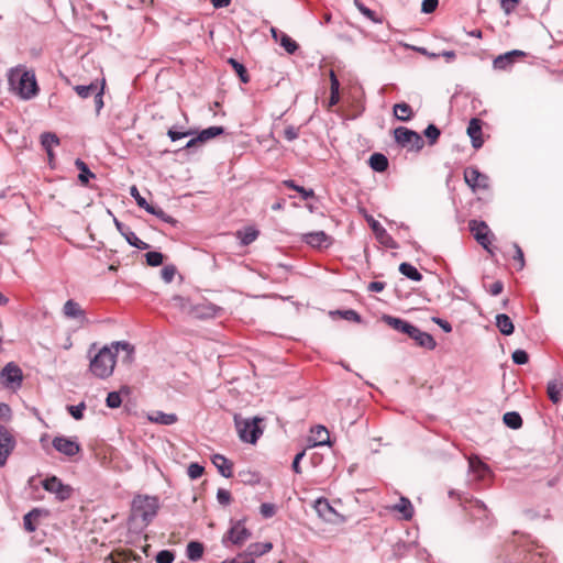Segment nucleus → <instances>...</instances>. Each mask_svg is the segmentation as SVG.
<instances>
[{
    "mask_svg": "<svg viewBox=\"0 0 563 563\" xmlns=\"http://www.w3.org/2000/svg\"><path fill=\"white\" fill-rule=\"evenodd\" d=\"M493 563H548V554L530 536L521 534L496 549Z\"/></svg>",
    "mask_w": 563,
    "mask_h": 563,
    "instance_id": "f257e3e1",
    "label": "nucleus"
},
{
    "mask_svg": "<svg viewBox=\"0 0 563 563\" xmlns=\"http://www.w3.org/2000/svg\"><path fill=\"white\" fill-rule=\"evenodd\" d=\"M8 82L21 99L31 100L38 95L40 88L32 70L20 67L11 68L8 74Z\"/></svg>",
    "mask_w": 563,
    "mask_h": 563,
    "instance_id": "f03ea898",
    "label": "nucleus"
},
{
    "mask_svg": "<svg viewBox=\"0 0 563 563\" xmlns=\"http://www.w3.org/2000/svg\"><path fill=\"white\" fill-rule=\"evenodd\" d=\"M263 418L252 417L243 419L239 415L234 416V426L238 431L239 438L244 443L255 444L264 432L262 426Z\"/></svg>",
    "mask_w": 563,
    "mask_h": 563,
    "instance_id": "7ed1b4c3",
    "label": "nucleus"
},
{
    "mask_svg": "<svg viewBox=\"0 0 563 563\" xmlns=\"http://www.w3.org/2000/svg\"><path fill=\"white\" fill-rule=\"evenodd\" d=\"M115 366V353L112 347L104 345L90 360V372L98 378L104 379L112 375Z\"/></svg>",
    "mask_w": 563,
    "mask_h": 563,
    "instance_id": "20e7f679",
    "label": "nucleus"
},
{
    "mask_svg": "<svg viewBox=\"0 0 563 563\" xmlns=\"http://www.w3.org/2000/svg\"><path fill=\"white\" fill-rule=\"evenodd\" d=\"M132 510L139 515L145 526L150 525L157 516L159 500L156 496L136 495L132 500Z\"/></svg>",
    "mask_w": 563,
    "mask_h": 563,
    "instance_id": "39448f33",
    "label": "nucleus"
},
{
    "mask_svg": "<svg viewBox=\"0 0 563 563\" xmlns=\"http://www.w3.org/2000/svg\"><path fill=\"white\" fill-rule=\"evenodd\" d=\"M393 135L400 147H407L409 151L420 152L424 146L422 135L407 126L399 125L395 128Z\"/></svg>",
    "mask_w": 563,
    "mask_h": 563,
    "instance_id": "423d86ee",
    "label": "nucleus"
},
{
    "mask_svg": "<svg viewBox=\"0 0 563 563\" xmlns=\"http://www.w3.org/2000/svg\"><path fill=\"white\" fill-rule=\"evenodd\" d=\"M251 530L245 527V519H240L231 521V526L222 537L221 542L224 548H229V543L241 547L251 538Z\"/></svg>",
    "mask_w": 563,
    "mask_h": 563,
    "instance_id": "0eeeda50",
    "label": "nucleus"
},
{
    "mask_svg": "<svg viewBox=\"0 0 563 563\" xmlns=\"http://www.w3.org/2000/svg\"><path fill=\"white\" fill-rule=\"evenodd\" d=\"M42 487L47 493L54 494L58 501L68 500L74 493V488L70 485L64 484L62 479L55 475H49L43 479Z\"/></svg>",
    "mask_w": 563,
    "mask_h": 563,
    "instance_id": "6e6552de",
    "label": "nucleus"
},
{
    "mask_svg": "<svg viewBox=\"0 0 563 563\" xmlns=\"http://www.w3.org/2000/svg\"><path fill=\"white\" fill-rule=\"evenodd\" d=\"M0 379L5 388H20L23 382V372L16 363L9 362L0 371Z\"/></svg>",
    "mask_w": 563,
    "mask_h": 563,
    "instance_id": "1a4fd4ad",
    "label": "nucleus"
},
{
    "mask_svg": "<svg viewBox=\"0 0 563 563\" xmlns=\"http://www.w3.org/2000/svg\"><path fill=\"white\" fill-rule=\"evenodd\" d=\"M468 229L472 232L475 241L486 251L490 252V244L493 234L488 224L483 220L472 219L468 221Z\"/></svg>",
    "mask_w": 563,
    "mask_h": 563,
    "instance_id": "9d476101",
    "label": "nucleus"
},
{
    "mask_svg": "<svg viewBox=\"0 0 563 563\" xmlns=\"http://www.w3.org/2000/svg\"><path fill=\"white\" fill-rule=\"evenodd\" d=\"M464 509L475 521H481L483 526L489 527L492 525L493 518L484 501L479 499L465 500Z\"/></svg>",
    "mask_w": 563,
    "mask_h": 563,
    "instance_id": "9b49d317",
    "label": "nucleus"
},
{
    "mask_svg": "<svg viewBox=\"0 0 563 563\" xmlns=\"http://www.w3.org/2000/svg\"><path fill=\"white\" fill-rule=\"evenodd\" d=\"M464 180L473 192L478 189H488L490 186L489 176L482 173L476 166H468L464 169Z\"/></svg>",
    "mask_w": 563,
    "mask_h": 563,
    "instance_id": "f8f14e48",
    "label": "nucleus"
},
{
    "mask_svg": "<svg viewBox=\"0 0 563 563\" xmlns=\"http://www.w3.org/2000/svg\"><path fill=\"white\" fill-rule=\"evenodd\" d=\"M52 445L67 457H73L81 451V445L76 437L57 435L53 439Z\"/></svg>",
    "mask_w": 563,
    "mask_h": 563,
    "instance_id": "ddd939ff",
    "label": "nucleus"
},
{
    "mask_svg": "<svg viewBox=\"0 0 563 563\" xmlns=\"http://www.w3.org/2000/svg\"><path fill=\"white\" fill-rule=\"evenodd\" d=\"M528 53L521 49H511L504 54L496 56L493 60V68L495 70H510L516 62L520 58L526 57Z\"/></svg>",
    "mask_w": 563,
    "mask_h": 563,
    "instance_id": "4468645a",
    "label": "nucleus"
},
{
    "mask_svg": "<svg viewBox=\"0 0 563 563\" xmlns=\"http://www.w3.org/2000/svg\"><path fill=\"white\" fill-rule=\"evenodd\" d=\"M15 445V438L7 427L0 424V467H3L7 464L8 457L13 452Z\"/></svg>",
    "mask_w": 563,
    "mask_h": 563,
    "instance_id": "2eb2a0df",
    "label": "nucleus"
},
{
    "mask_svg": "<svg viewBox=\"0 0 563 563\" xmlns=\"http://www.w3.org/2000/svg\"><path fill=\"white\" fill-rule=\"evenodd\" d=\"M367 224L372 229L373 233L375 234L376 239L379 241V243L384 244L385 246L389 249H397L398 244L395 242V240L391 238L390 234L386 231V229L377 221L373 216H366L365 217Z\"/></svg>",
    "mask_w": 563,
    "mask_h": 563,
    "instance_id": "dca6fc26",
    "label": "nucleus"
},
{
    "mask_svg": "<svg viewBox=\"0 0 563 563\" xmlns=\"http://www.w3.org/2000/svg\"><path fill=\"white\" fill-rule=\"evenodd\" d=\"M113 222H114L117 230L125 239V241L128 242L129 245H131L137 250H141V251L150 249V244H147L146 242L139 239V236L135 234L134 231H132V229L129 225L122 223L121 221H119L115 218H114Z\"/></svg>",
    "mask_w": 563,
    "mask_h": 563,
    "instance_id": "f3484780",
    "label": "nucleus"
},
{
    "mask_svg": "<svg viewBox=\"0 0 563 563\" xmlns=\"http://www.w3.org/2000/svg\"><path fill=\"white\" fill-rule=\"evenodd\" d=\"M301 241L313 249H328L332 244V238L324 231H313L302 234Z\"/></svg>",
    "mask_w": 563,
    "mask_h": 563,
    "instance_id": "a211bd4d",
    "label": "nucleus"
},
{
    "mask_svg": "<svg viewBox=\"0 0 563 563\" xmlns=\"http://www.w3.org/2000/svg\"><path fill=\"white\" fill-rule=\"evenodd\" d=\"M466 133L471 139V144L475 150L484 145L483 139V121L478 118H472L468 121Z\"/></svg>",
    "mask_w": 563,
    "mask_h": 563,
    "instance_id": "6ab92c4d",
    "label": "nucleus"
},
{
    "mask_svg": "<svg viewBox=\"0 0 563 563\" xmlns=\"http://www.w3.org/2000/svg\"><path fill=\"white\" fill-rule=\"evenodd\" d=\"M407 335L412 339L420 347L434 350L437 346L434 338L430 333L420 330L415 324H412V329L409 330Z\"/></svg>",
    "mask_w": 563,
    "mask_h": 563,
    "instance_id": "aec40b11",
    "label": "nucleus"
},
{
    "mask_svg": "<svg viewBox=\"0 0 563 563\" xmlns=\"http://www.w3.org/2000/svg\"><path fill=\"white\" fill-rule=\"evenodd\" d=\"M273 549L272 542H254L247 545V548L241 552V556H247L255 561V558H260L268 553Z\"/></svg>",
    "mask_w": 563,
    "mask_h": 563,
    "instance_id": "412c9836",
    "label": "nucleus"
},
{
    "mask_svg": "<svg viewBox=\"0 0 563 563\" xmlns=\"http://www.w3.org/2000/svg\"><path fill=\"white\" fill-rule=\"evenodd\" d=\"M382 320L394 330L404 334H408L409 330L412 329L411 322L399 317L383 314Z\"/></svg>",
    "mask_w": 563,
    "mask_h": 563,
    "instance_id": "4be33fe9",
    "label": "nucleus"
},
{
    "mask_svg": "<svg viewBox=\"0 0 563 563\" xmlns=\"http://www.w3.org/2000/svg\"><path fill=\"white\" fill-rule=\"evenodd\" d=\"M58 144H59V139L55 133L44 132L41 134V145L45 150V152L48 156L49 164H52V162L55 158L53 147Z\"/></svg>",
    "mask_w": 563,
    "mask_h": 563,
    "instance_id": "5701e85b",
    "label": "nucleus"
},
{
    "mask_svg": "<svg viewBox=\"0 0 563 563\" xmlns=\"http://www.w3.org/2000/svg\"><path fill=\"white\" fill-rule=\"evenodd\" d=\"M211 461H212V464L216 466V468L218 470V472L220 473L221 476H223L225 478L232 477V475H233V473H232L233 464L224 455H222V454H214L212 456Z\"/></svg>",
    "mask_w": 563,
    "mask_h": 563,
    "instance_id": "b1692460",
    "label": "nucleus"
},
{
    "mask_svg": "<svg viewBox=\"0 0 563 563\" xmlns=\"http://www.w3.org/2000/svg\"><path fill=\"white\" fill-rule=\"evenodd\" d=\"M64 314L69 319H78L81 322L86 320V312L81 309L78 302L68 299L63 307Z\"/></svg>",
    "mask_w": 563,
    "mask_h": 563,
    "instance_id": "393cba45",
    "label": "nucleus"
},
{
    "mask_svg": "<svg viewBox=\"0 0 563 563\" xmlns=\"http://www.w3.org/2000/svg\"><path fill=\"white\" fill-rule=\"evenodd\" d=\"M368 166L376 173H384L389 166V161L385 154L375 152L368 158Z\"/></svg>",
    "mask_w": 563,
    "mask_h": 563,
    "instance_id": "a878e982",
    "label": "nucleus"
},
{
    "mask_svg": "<svg viewBox=\"0 0 563 563\" xmlns=\"http://www.w3.org/2000/svg\"><path fill=\"white\" fill-rule=\"evenodd\" d=\"M47 510L41 508H33L29 512H26L23 517V527L27 532H33L36 530L35 521L46 515Z\"/></svg>",
    "mask_w": 563,
    "mask_h": 563,
    "instance_id": "bb28decb",
    "label": "nucleus"
},
{
    "mask_svg": "<svg viewBox=\"0 0 563 563\" xmlns=\"http://www.w3.org/2000/svg\"><path fill=\"white\" fill-rule=\"evenodd\" d=\"M495 324L503 335H511L515 332V325L511 318L506 313H498L495 317Z\"/></svg>",
    "mask_w": 563,
    "mask_h": 563,
    "instance_id": "cd10ccee",
    "label": "nucleus"
},
{
    "mask_svg": "<svg viewBox=\"0 0 563 563\" xmlns=\"http://www.w3.org/2000/svg\"><path fill=\"white\" fill-rule=\"evenodd\" d=\"M203 551V543L198 540H192L187 543L186 556L189 561L197 562L202 558Z\"/></svg>",
    "mask_w": 563,
    "mask_h": 563,
    "instance_id": "c85d7f7f",
    "label": "nucleus"
},
{
    "mask_svg": "<svg viewBox=\"0 0 563 563\" xmlns=\"http://www.w3.org/2000/svg\"><path fill=\"white\" fill-rule=\"evenodd\" d=\"M394 115L398 121L409 122L413 118V111L407 102H399L393 107Z\"/></svg>",
    "mask_w": 563,
    "mask_h": 563,
    "instance_id": "c756f323",
    "label": "nucleus"
},
{
    "mask_svg": "<svg viewBox=\"0 0 563 563\" xmlns=\"http://www.w3.org/2000/svg\"><path fill=\"white\" fill-rule=\"evenodd\" d=\"M75 166L79 170L78 180L82 186H87L90 179L96 178V174L90 170L81 158H76Z\"/></svg>",
    "mask_w": 563,
    "mask_h": 563,
    "instance_id": "7c9ffc66",
    "label": "nucleus"
},
{
    "mask_svg": "<svg viewBox=\"0 0 563 563\" xmlns=\"http://www.w3.org/2000/svg\"><path fill=\"white\" fill-rule=\"evenodd\" d=\"M129 387L122 386L120 390L108 393L106 398V406L110 409H117L122 405V394L129 395Z\"/></svg>",
    "mask_w": 563,
    "mask_h": 563,
    "instance_id": "2f4dec72",
    "label": "nucleus"
},
{
    "mask_svg": "<svg viewBox=\"0 0 563 563\" xmlns=\"http://www.w3.org/2000/svg\"><path fill=\"white\" fill-rule=\"evenodd\" d=\"M148 420L162 426H172L177 422L178 418L175 413L156 410L148 415Z\"/></svg>",
    "mask_w": 563,
    "mask_h": 563,
    "instance_id": "473e14b6",
    "label": "nucleus"
},
{
    "mask_svg": "<svg viewBox=\"0 0 563 563\" xmlns=\"http://www.w3.org/2000/svg\"><path fill=\"white\" fill-rule=\"evenodd\" d=\"M398 271L401 275H404L405 277L412 282H421L423 278L422 274L418 271V268L408 262L400 263Z\"/></svg>",
    "mask_w": 563,
    "mask_h": 563,
    "instance_id": "72a5a7b5",
    "label": "nucleus"
},
{
    "mask_svg": "<svg viewBox=\"0 0 563 563\" xmlns=\"http://www.w3.org/2000/svg\"><path fill=\"white\" fill-rule=\"evenodd\" d=\"M468 470L471 473L475 474L478 479H485V477L490 473L487 464L477 457L468 460Z\"/></svg>",
    "mask_w": 563,
    "mask_h": 563,
    "instance_id": "f704fd0d",
    "label": "nucleus"
},
{
    "mask_svg": "<svg viewBox=\"0 0 563 563\" xmlns=\"http://www.w3.org/2000/svg\"><path fill=\"white\" fill-rule=\"evenodd\" d=\"M221 310H222V308H220L217 305L206 303V305L197 306L195 308V313L198 318L209 319V318L217 317Z\"/></svg>",
    "mask_w": 563,
    "mask_h": 563,
    "instance_id": "c9c22d12",
    "label": "nucleus"
},
{
    "mask_svg": "<svg viewBox=\"0 0 563 563\" xmlns=\"http://www.w3.org/2000/svg\"><path fill=\"white\" fill-rule=\"evenodd\" d=\"M563 390V382L561 379H552L548 382L547 394L553 404L561 400V393Z\"/></svg>",
    "mask_w": 563,
    "mask_h": 563,
    "instance_id": "e433bc0d",
    "label": "nucleus"
},
{
    "mask_svg": "<svg viewBox=\"0 0 563 563\" xmlns=\"http://www.w3.org/2000/svg\"><path fill=\"white\" fill-rule=\"evenodd\" d=\"M109 347H112V351L115 353V356L120 351L125 352V362H131L134 357V346L126 341L112 342Z\"/></svg>",
    "mask_w": 563,
    "mask_h": 563,
    "instance_id": "4c0bfd02",
    "label": "nucleus"
},
{
    "mask_svg": "<svg viewBox=\"0 0 563 563\" xmlns=\"http://www.w3.org/2000/svg\"><path fill=\"white\" fill-rule=\"evenodd\" d=\"M283 185L289 189L297 191L302 200H308L314 197V190L312 188H306L296 184L292 179H286L283 181Z\"/></svg>",
    "mask_w": 563,
    "mask_h": 563,
    "instance_id": "58836bf2",
    "label": "nucleus"
},
{
    "mask_svg": "<svg viewBox=\"0 0 563 563\" xmlns=\"http://www.w3.org/2000/svg\"><path fill=\"white\" fill-rule=\"evenodd\" d=\"M394 510L400 512L405 520H409L413 516V506L409 498L401 496L399 503L394 506Z\"/></svg>",
    "mask_w": 563,
    "mask_h": 563,
    "instance_id": "ea45409f",
    "label": "nucleus"
},
{
    "mask_svg": "<svg viewBox=\"0 0 563 563\" xmlns=\"http://www.w3.org/2000/svg\"><path fill=\"white\" fill-rule=\"evenodd\" d=\"M225 132L224 128L221 125H211L206 129H202L198 132V140L200 142H207L211 139L222 135Z\"/></svg>",
    "mask_w": 563,
    "mask_h": 563,
    "instance_id": "a19ab883",
    "label": "nucleus"
},
{
    "mask_svg": "<svg viewBox=\"0 0 563 563\" xmlns=\"http://www.w3.org/2000/svg\"><path fill=\"white\" fill-rule=\"evenodd\" d=\"M145 211L147 213L152 214V216H155L156 218H158L161 221H163L165 223H168V224H172V225H176V223H177V220L175 218H173L172 216L167 214L157 205L150 203V206L147 207V209Z\"/></svg>",
    "mask_w": 563,
    "mask_h": 563,
    "instance_id": "79ce46f5",
    "label": "nucleus"
},
{
    "mask_svg": "<svg viewBox=\"0 0 563 563\" xmlns=\"http://www.w3.org/2000/svg\"><path fill=\"white\" fill-rule=\"evenodd\" d=\"M314 509L325 520H330L329 515L335 514L333 507L329 504L328 499L320 497L314 501Z\"/></svg>",
    "mask_w": 563,
    "mask_h": 563,
    "instance_id": "37998d69",
    "label": "nucleus"
},
{
    "mask_svg": "<svg viewBox=\"0 0 563 563\" xmlns=\"http://www.w3.org/2000/svg\"><path fill=\"white\" fill-rule=\"evenodd\" d=\"M422 135L426 137L427 143L432 146L438 143L441 136V130L437 124L429 123L423 130Z\"/></svg>",
    "mask_w": 563,
    "mask_h": 563,
    "instance_id": "c03bdc74",
    "label": "nucleus"
},
{
    "mask_svg": "<svg viewBox=\"0 0 563 563\" xmlns=\"http://www.w3.org/2000/svg\"><path fill=\"white\" fill-rule=\"evenodd\" d=\"M228 64L232 67V69L235 71V74L243 84H247L250 81V76L244 64H242L233 57H230L228 59Z\"/></svg>",
    "mask_w": 563,
    "mask_h": 563,
    "instance_id": "a18cd8bd",
    "label": "nucleus"
},
{
    "mask_svg": "<svg viewBox=\"0 0 563 563\" xmlns=\"http://www.w3.org/2000/svg\"><path fill=\"white\" fill-rule=\"evenodd\" d=\"M99 87L100 85L97 81H91L88 85H77L74 87V90L80 98L87 99L93 97Z\"/></svg>",
    "mask_w": 563,
    "mask_h": 563,
    "instance_id": "49530a36",
    "label": "nucleus"
},
{
    "mask_svg": "<svg viewBox=\"0 0 563 563\" xmlns=\"http://www.w3.org/2000/svg\"><path fill=\"white\" fill-rule=\"evenodd\" d=\"M503 421L506 427H508L512 430H517V429L521 428V426H522V418H521L520 413L517 411H508V412L504 413Z\"/></svg>",
    "mask_w": 563,
    "mask_h": 563,
    "instance_id": "de8ad7c7",
    "label": "nucleus"
},
{
    "mask_svg": "<svg viewBox=\"0 0 563 563\" xmlns=\"http://www.w3.org/2000/svg\"><path fill=\"white\" fill-rule=\"evenodd\" d=\"M258 233V230L255 228L247 227L242 231H238V238L240 239V243L246 246L256 240Z\"/></svg>",
    "mask_w": 563,
    "mask_h": 563,
    "instance_id": "09e8293b",
    "label": "nucleus"
},
{
    "mask_svg": "<svg viewBox=\"0 0 563 563\" xmlns=\"http://www.w3.org/2000/svg\"><path fill=\"white\" fill-rule=\"evenodd\" d=\"M314 432V439H313V446H322L330 443V437L329 431L323 426H317Z\"/></svg>",
    "mask_w": 563,
    "mask_h": 563,
    "instance_id": "8fccbe9b",
    "label": "nucleus"
},
{
    "mask_svg": "<svg viewBox=\"0 0 563 563\" xmlns=\"http://www.w3.org/2000/svg\"><path fill=\"white\" fill-rule=\"evenodd\" d=\"M330 314H332V316L338 314L346 321H352V322H356V323H361L363 321L362 316L354 309L335 310V311H331Z\"/></svg>",
    "mask_w": 563,
    "mask_h": 563,
    "instance_id": "3c124183",
    "label": "nucleus"
},
{
    "mask_svg": "<svg viewBox=\"0 0 563 563\" xmlns=\"http://www.w3.org/2000/svg\"><path fill=\"white\" fill-rule=\"evenodd\" d=\"M165 256L159 251H148L145 254L146 264L151 267L161 266L164 263Z\"/></svg>",
    "mask_w": 563,
    "mask_h": 563,
    "instance_id": "603ef678",
    "label": "nucleus"
},
{
    "mask_svg": "<svg viewBox=\"0 0 563 563\" xmlns=\"http://www.w3.org/2000/svg\"><path fill=\"white\" fill-rule=\"evenodd\" d=\"M276 42L279 40V45L288 53L294 54L298 48V43L294 37H273Z\"/></svg>",
    "mask_w": 563,
    "mask_h": 563,
    "instance_id": "864d4df0",
    "label": "nucleus"
},
{
    "mask_svg": "<svg viewBox=\"0 0 563 563\" xmlns=\"http://www.w3.org/2000/svg\"><path fill=\"white\" fill-rule=\"evenodd\" d=\"M194 134H195V131H192V130H179L176 126H172L167 131V135L170 139V141H173V142H176V141L181 140L187 136H191Z\"/></svg>",
    "mask_w": 563,
    "mask_h": 563,
    "instance_id": "5fc2aeb1",
    "label": "nucleus"
},
{
    "mask_svg": "<svg viewBox=\"0 0 563 563\" xmlns=\"http://www.w3.org/2000/svg\"><path fill=\"white\" fill-rule=\"evenodd\" d=\"M86 409L85 401H80L77 405H68L67 411L75 420H81L84 418V411Z\"/></svg>",
    "mask_w": 563,
    "mask_h": 563,
    "instance_id": "6e6d98bb",
    "label": "nucleus"
},
{
    "mask_svg": "<svg viewBox=\"0 0 563 563\" xmlns=\"http://www.w3.org/2000/svg\"><path fill=\"white\" fill-rule=\"evenodd\" d=\"M103 93H104V79L102 80L100 87L93 95V103H95V109H96L97 114L100 113V111L102 110V108L104 106Z\"/></svg>",
    "mask_w": 563,
    "mask_h": 563,
    "instance_id": "4d7b16f0",
    "label": "nucleus"
},
{
    "mask_svg": "<svg viewBox=\"0 0 563 563\" xmlns=\"http://www.w3.org/2000/svg\"><path fill=\"white\" fill-rule=\"evenodd\" d=\"M413 49L421 52L422 54L429 55L432 58L443 56L446 59V62H451L455 58L454 51H442L440 53H429L424 47H413Z\"/></svg>",
    "mask_w": 563,
    "mask_h": 563,
    "instance_id": "13d9d810",
    "label": "nucleus"
},
{
    "mask_svg": "<svg viewBox=\"0 0 563 563\" xmlns=\"http://www.w3.org/2000/svg\"><path fill=\"white\" fill-rule=\"evenodd\" d=\"M511 360L516 365H525L529 362V354L526 350L517 349L512 352Z\"/></svg>",
    "mask_w": 563,
    "mask_h": 563,
    "instance_id": "bf43d9fd",
    "label": "nucleus"
},
{
    "mask_svg": "<svg viewBox=\"0 0 563 563\" xmlns=\"http://www.w3.org/2000/svg\"><path fill=\"white\" fill-rule=\"evenodd\" d=\"M205 467L198 462H192L188 465L187 474L191 479H198L202 476Z\"/></svg>",
    "mask_w": 563,
    "mask_h": 563,
    "instance_id": "052dcab7",
    "label": "nucleus"
},
{
    "mask_svg": "<svg viewBox=\"0 0 563 563\" xmlns=\"http://www.w3.org/2000/svg\"><path fill=\"white\" fill-rule=\"evenodd\" d=\"M130 195L134 198L139 208L146 210L150 203L147 200L140 194L136 186H132L130 188Z\"/></svg>",
    "mask_w": 563,
    "mask_h": 563,
    "instance_id": "680f3d73",
    "label": "nucleus"
},
{
    "mask_svg": "<svg viewBox=\"0 0 563 563\" xmlns=\"http://www.w3.org/2000/svg\"><path fill=\"white\" fill-rule=\"evenodd\" d=\"M175 553L172 550H161L155 556L156 563H173Z\"/></svg>",
    "mask_w": 563,
    "mask_h": 563,
    "instance_id": "e2e57ef3",
    "label": "nucleus"
},
{
    "mask_svg": "<svg viewBox=\"0 0 563 563\" xmlns=\"http://www.w3.org/2000/svg\"><path fill=\"white\" fill-rule=\"evenodd\" d=\"M176 272L177 269L175 265H165L161 271L162 279L167 284L172 283Z\"/></svg>",
    "mask_w": 563,
    "mask_h": 563,
    "instance_id": "0e129e2a",
    "label": "nucleus"
},
{
    "mask_svg": "<svg viewBox=\"0 0 563 563\" xmlns=\"http://www.w3.org/2000/svg\"><path fill=\"white\" fill-rule=\"evenodd\" d=\"M276 511H277L276 506L271 503H263L260 507V514L266 519L275 516Z\"/></svg>",
    "mask_w": 563,
    "mask_h": 563,
    "instance_id": "69168bd1",
    "label": "nucleus"
},
{
    "mask_svg": "<svg viewBox=\"0 0 563 563\" xmlns=\"http://www.w3.org/2000/svg\"><path fill=\"white\" fill-rule=\"evenodd\" d=\"M217 500L222 506H228L232 501L231 493L228 489L219 488L217 490Z\"/></svg>",
    "mask_w": 563,
    "mask_h": 563,
    "instance_id": "338daca9",
    "label": "nucleus"
},
{
    "mask_svg": "<svg viewBox=\"0 0 563 563\" xmlns=\"http://www.w3.org/2000/svg\"><path fill=\"white\" fill-rule=\"evenodd\" d=\"M305 455H306V449H302L301 451H299L294 456V460H292V463H291V470H292V472L295 474H301L302 473V470H301V466H300V462L302 461Z\"/></svg>",
    "mask_w": 563,
    "mask_h": 563,
    "instance_id": "774afa93",
    "label": "nucleus"
}]
</instances>
